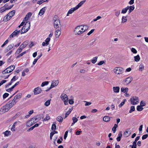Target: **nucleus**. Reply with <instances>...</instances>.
Wrapping results in <instances>:
<instances>
[{"mask_svg":"<svg viewBox=\"0 0 148 148\" xmlns=\"http://www.w3.org/2000/svg\"><path fill=\"white\" fill-rule=\"evenodd\" d=\"M137 110L139 111H142L143 108L142 107L140 106H138L137 107Z\"/></svg>","mask_w":148,"mask_h":148,"instance_id":"obj_38","label":"nucleus"},{"mask_svg":"<svg viewBox=\"0 0 148 148\" xmlns=\"http://www.w3.org/2000/svg\"><path fill=\"white\" fill-rule=\"evenodd\" d=\"M6 82V80H3L0 82V86Z\"/></svg>","mask_w":148,"mask_h":148,"instance_id":"obj_64","label":"nucleus"},{"mask_svg":"<svg viewBox=\"0 0 148 148\" xmlns=\"http://www.w3.org/2000/svg\"><path fill=\"white\" fill-rule=\"evenodd\" d=\"M118 125L116 124H115L114 125V126L112 128V130L113 131V133H115V132L116 130V128L118 127Z\"/></svg>","mask_w":148,"mask_h":148,"instance_id":"obj_36","label":"nucleus"},{"mask_svg":"<svg viewBox=\"0 0 148 148\" xmlns=\"http://www.w3.org/2000/svg\"><path fill=\"white\" fill-rule=\"evenodd\" d=\"M9 104L8 103L0 109V114H2L8 112L9 110Z\"/></svg>","mask_w":148,"mask_h":148,"instance_id":"obj_2","label":"nucleus"},{"mask_svg":"<svg viewBox=\"0 0 148 148\" xmlns=\"http://www.w3.org/2000/svg\"><path fill=\"white\" fill-rule=\"evenodd\" d=\"M113 90L114 92L118 93L119 91L120 88L118 86L114 87H113Z\"/></svg>","mask_w":148,"mask_h":148,"instance_id":"obj_24","label":"nucleus"},{"mask_svg":"<svg viewBox=\"0 0 148 148\" xmlns=\"http://www.w3.org/2000/svg\"><path fill=\"white\" fill-rule=\"evenodd\" d=\"M51 99H50V100H48L44 104V105L46 106H49L50 103V101Z\"/></svg>","mask_w":148,"mask_h":148,"instance_id":"obj_43","label":"nucleus"},{"mask_svg":"<svg viewBox=\"0 0 148 148\" xmlns=\"http://www.w3.org/2000/svg\"><path fill=\"white\" fill-rule=\"evenodd\" d=\"M17 79V78H16L15 76L13 77V78L11 79V81L10 82V85H11L12 83L16 81Z\"/></svg>","mask_w":148,"mask_h":148,"instance_id":"obj_40","label":"nucleus"},{"mask_svg":"<svg viewBox=\"0 0 148 148\" xmlns=\"http://www.w3.org/2000/svg\"><path fill=\"white\" fill-rule=\"evenodd\" d=\"M130 146L131 147V148H136L137 144L132 143V145H130Z\"/></svg>","mask_w":148,"mask_h":148,"instance_id":"obj_53","label":"nucleus"},{"mask_svg":"<svg viewBox=\"0 0 148 148\" xmlns=\"http://www.w3.org/2000/svg\"><path fill=\"white\" fill-rule=\"evenodd\" d=\"M86 0L82 1L80 2L76 7L77 9H78L85 2Z\"/></svg>","mask_w":148,"mask_h":148,"instance_id":"obj_20","label":"nucleus"},{"mask_svg":"<svg viewBox=\"0 0 148 148\" xmlns=\"http://www.w3.org/2000/svg\"><path fill=\"white\" fill-rule=\"evenodd\" d=\"M110 118L109 116H105L103 118V120L105 122H108L110 120Z\"/></svg>","mask_w":148,"mask_h":148,"instance_id":"obj_28","label":"nucleus"},{"mask_svg":"<svg viewBox=\"0 0 148 148\" xmlns=\"http://www.w3.org/2000/svg\"><path fill=\"white\" fill-rule=\"evenodd\" d=\"M68 133V131H66L64 134V139H66V138H67V135Z\"/></svg>","mask_w":148,"mask_h":148,"instance_id":"obj_63","label":"nucleus"},{"mask_svg":"<svg viewBox=\"0 0 148 148\" xmlns=\"http://www.w3.org/2000/svg\"><path fill=\"white\" fill-rule=\"evenodd\" d=\"M19 83V82H17L14 86H13L12 87L10 88V91L12 90V89H13L17 85H18V84Z\"/></svg>","mask_w":148,"mask_h":148,"instance_id":"obj_49","label":"nucleus"},{"mask_svg":"<svg viewBox=\"0 0 148 148\" xmlns=\"http://www.w3.org/2000/svg\"><path fill=\"white\" fill-rule=\"evenodd\" d=\"M17 123V122H15L13 124L11 128V130L12 131H15V126L16 124Z\"/></svg>","mask_w":148,"mask_h":148,"instance_id":"obj_41","label":"nucleus"},{"mask_svg":"<svg viewBox=\"0 0 148 148\" xmlns=\"http://www.w3.org/2000/svg\"><path fill=\"white\" fill-rule=\"evenodd\" d=\"M128 10V8H127V7H126L123 8L121 10V13L122 14H125L127 12Z\"/></svg>","mask_w":148,"mask_h":148,"instance_id":"obj_31","label":"nucleus"},{"mask_svg":"<svg viewBox=\"0 0 148 148\" xmlns=\"http://www.w3.org/2000/svg\"><path fill=\"white\" fill-rule=\"evenodd\" d=\"M131 51L134 53H137V51L136 49L134 48H132L131 49Z\"/></svg>","mask_w":148,"mask_h":148,"instance_id":"obj_50","label":"nucleus"},{"mask_svg":"<svg viewBox=\"0 0 148 148\" xmlns=\"http://www.w3.org/2000/svg\"><path fill=\"white\" fill-rule=\"evenodd\" d=\"M9 7H6V4L3 7L0 9V12L2 13L6 10H9Z\"/></svg>","mask_w":148,"mask_h":148,"instance_id":"obj_16","label":"nucleus"},{"mask_svg":"<svg viewBox=\"0 0 148 148\" xmlns=\"http://www.w3.org/2000/svg\"><path fill=\"white\" fill-rule=\"evenodd\" d=\"M35 122L34 121V119H31L30 120L28 121L26 123V126L29 127L32 125Z\"/></svg>","mask_w":148,"mask_h":148,"instance_id":"obj_13","label":"nucleus"},{"mask_svg":"<svg viewBox=\"0 0 148 148\" xmlns=\"http://www.w3.org/2000/svg\"><path fill=\"white\" fill-rule=\"evenodd\" d=\"M59 82L58 80H56L52 82L51 84L50 87L48 89L46 90V91H48L50 90L52 88L54 87L55 86H57Z\"/></svg>","mask_w":148,"mask_h":148,"instance_id":"obj_8","label":"nucleus"},{"mask_svg":"<svg viewBox=\"0 0 148 148\" xmlns=\"http://www.w3.org/2000/svg\"><path fill=\"white\" fill-rule=\"evenodd\" d=\"M127 8H128V10H129V11H128L129 13H130L134 9V5L130 6H127Z\"/></svg>","mask_w":148,"mask_h":148,"instance_id":"obj_19","label":"nucleus"},{"mask_svg":"<svg viewBox=\"0 0 148 148\" xmlns=\"http://www.w3.org/2000/svg\"><path fill=\"white\" fill-rule=\"evenodd\" d=\"M60 98L64 101L65 105L68 104V97L67 95L65 94H62L60 96Z\"/></svg>","mask_w":148,"mask_h":148,"instance_id":"obj_4","label":"nucleus"},{"mask_svg":"<svg viewBox=\"0 0 148 148\" xmlns=\"http://www.w3.org/2000/svg\"><path fill=\"white\" fill-rule=\"evenodd\" d=\"M4 134V136H8L9 134V131L8 130H6L5 132L3 133Z\"/></svg>","mask_w":148,"mask_h":148,"instance_id":"obj_39","label":"nucleus"},{"mask_svg":"<svg viewBox=\"0 0 148 148\" xmlns=\"http://www.w3.org/2000/svg\"><path fill=\"white\" fill-rule=\"evenodd\" d=\"M30 27V22L29 21L27 22L21 29V34H22L27 32L29 29Z\"/></svg>","mask_w":148,"mask_h":148,"instance_id":"obj_1","label":"nucleus"},{"mask_svg":"<svg viewBox=\"0 0 148 148\" xmlns=\"http://www.w3.org/2000/svg\"><path fill=\"white\" fill-rule=\"evenodd\" d=\"M135 110V107L134 106H132L131 107L130 109V110L129 112L131 113L132 112L134 111Z\"/></svg>","mask_w":148,"mask_h":148,"instance_id":"obj_48","label":"nucleus"},{"mask_svg":"<svg viewBox=\"0 0 148 148\" xmlns=\"http://www.w3.org/2000/svg\"><path fill=\"white\" fill-rule=\"evenodd\" d=\"M9 16V13H8L6 16H5L3 18V20L4 21H6L9 20L8 16Z\"/></svg>","mask_w":148,"mask_h":148,"instance_id":"obj_35","label":"nucleus"},{"mask_svg":"<svg viewBox=\"0 0 148 148\" xmlns=\"http://www.w3.org/2000/svg\"><path fill=\"white\" fill-rule=\"evenodd\" d=\"M53 23L54 27L56 28V29L61 28V25L60 20H57L54 21Z\"/></svg>","mask_w":148,"mask_h":148,"instance_id":"obj_7","label":"nucleus"},{"mask_svg":"<svg viewBox=\"0 0 148 148\" xmlns=\"http://www.w3.org/2000/svg\"><path fill=\"white\" fill-rule=\"evenodd\" d=\"M124 71V69L121 67H116L114 70V71L115 73L117 74H122Z\"/></svg>","mask_w":148,"mask_h":148,"instance_id":"obj_3","label":"nucleus"},{"mask_svg":"<svg viewBox=\"0 0 148 148\" xmlns=\"http://www.w3.org/2000/svg\"><path fill=\"white\" fill-rule=\"evenodd\" d=\"M16 103V101L14 99L12 102L10 103V108H12Z\"/></svg>","mask_w":148,"mask_h":148,"instance_id":"obj_30","label":"nucleus"},{"mask_svg":"<svg viewBox=\"0 0 148 148\" xmlns=\"http://www.w3.org/2000/svg\"><path fill=\"white\" fill-rule=\"evenodd\" d=\"M79 27H80V29L81 31L82 32V34L87 30V29H86V28H88L87 26L86 25H80Z\"/></svg>","mask_w":148,"mask_h":148,"instance_id":"obj_15","label":"nucleus"},{"mask_svg":"<svg viewBox=\"0 0 148 148\" xmlns=\"http://www.w3.org/2000/svg\"><path fill=\"white\" fill-rule=\"evenodd\" d=\"M131 134L130 132H129L128 131H125L124 133V135L126 137L129 136Z\"/></svg>","mask_w":148,"mask_h":148,"instance_id":"obj_33","label":"nucleus"},{"mask_svg":"<svg viewBox=\"0 0 148 148\" xmlns=\"http://www.w3.org/2000/svg\"><path fill=\"white\" fill-rule=\"evenodd\" d=\"M134 60L136 62H138L140 60V58L139 55L134 57Z\"/></svg>","mask_w":148,"mask_h":148,"instance_id":"obj_29","label":"nucleus"},{"mask_svg":"<svg viewBox=\"0 0 148 148\" xmlns=\"http://www.w3.org/2000/svg\"><path fill=\"white\" fill-rule=\"evenodd\" d=\"M126 101V99H125L123 100V102H122L119 106V107H121L124 104L125 101Z\"/></svg>","mask_w":148,"mask_h":148,"instance_id":"obj_42","label":"nucleus"},{"mask_svg":"<svg viewBox=\"0 0 148 148\" xmlns=\"http://www.w3.org/2000/svg\"><path fill=\"white\" fill-rule=\"evenodd\" d=\"M49 84V82L48 81H45L43 82L41 85L42 87H43L45 85H47Z\"/></svg>","mask_w":148,"mask_h":148,"instance_id":"obj_45","label":"nucleus"},{"mask_svg":"<svg viewBox=\"0 0 148 148\" xmlns=\"http://www.w3.org/2000/svg\"><path fill=\"white\" fill-rule=\"evenodd\" d=\"M98 57L97 56L93 58V59L92 60V62L93 64H95L97 61Z\"/></svg>","mask_w":148,"mask_h":148,"instance_id":"obj_37","label":"nucleus"},{"mask_svg":"<svg viewBox=\"0 0 148 148\" xmlns=\"http://www.w3.org/2000/svg\"><path fill=\"white\" fill-rule=\"evenodd\" d=\"M144 69V66L143 64H141L139 65V70L140 71H142Z\"/></svg>","mask_w":148,"mask_h":148,"instance_id":"obj_32","label":"nucleus"},{"mask_svg":"<svg viewBox=\"0 0 148 148\" xmlns=\"http://www.w3.org/2000/svg\"><path fill=\"white\" fill-rule=\"evenodd\" d=\"M20 113H17L13 117V119H16V118L18 117L20 115Z\"/></svg>","mask_w":148,"mask_h":148,"instance_id":"obj_60","label":"nucleus"},{"mask_svg":"<svg viewBox=\"0 0 148 148\" xmlns=\"http://www.w3.org/2000/svg\"><path fill=\"white\" fill-rule=\"evenodd\" d=\"M23 47H22L21 46H20L18 49L16 51V54H19L23 49Z\"/></svg>","mask_w":148,"mask_h":148,"instance_id":"obj_22","label":"nucleus"},{"mask_svg":"<svg viewBox=\"0 0 148 148\" xmlns=\"http://www.w3.org/2000/svg\"><path fill=\"white\" fill-rule=\"evenodd\" d=\"M26 51H25L22 52V53L20 54L19 55L16 57L17 58L20 57L21 56H22L23 55L26 53Z\"/></svg>","mask_w":148,"mask_h":148,"instance_id":"obj_54","label":"nucleus"},{"mask_svg":"<svg viewBox=\"0 0 148 148\" xmlns=\"http://www.w3.org/2000/svg\"><path fill=\"white\" fill-rule=\"evenodd\" d=\"M77 9L76 8H73L70 9L68 11V13L67 14V16H69V14H71L75 11Z\"/></svg>","mask_w":148,"mask_h":148,"instance_id":"obj_17","label":"nucleus"},{"mask_svg":"<svg viewBox=\"0 0 148 148\" xmlns=\"http://www.w3.org/2000/svg\"><path fill=\"white\" fill-rule=\"evenodd\" d=\"M86 0L82 1L80 2L76 7L77 9H78L85 2Z\"/></svg>","mask_w":148,"mask_h":148,"instance_id":"obj_21","label":"nucleus"},{"mask_svg":"<svg viewBox=\"0 0 148 148\" xmlns=\"http://www.w3.org/2000/svg\"><path fill=\"white\" fill-rule=\"evenodd\" d=\"M46 8V7H44L41 9L38 15H40V16H41L42 15L45 13V10Z\"/></svg>","mask_w":148,"mask_h":148,"instance_id":"obj_18","label":"nucleus"},{"mask_svg":"<svg viewBox=\"0 0 148 148\" xmlns=\"http://www.w3.org/2000/svg\"><path fill=\"white\" fill-rule=\"evenodd\" d=\"M130 101L131 103L133 105L137 104L139 103L138 98L136 96L132 97Z\"/></svg>","mask_w":148,"mask_h":148,"instance_id":"obj_5","label":"nucleus"},{"mask_svg":"<svg viewBox=\"0 0 148 148\" xmlns=\"http://www.w3.org/2000/svg\"><path fill=\"white\" fill-rule=\"evenodd\" d=\"M132 79L133 78L132 77H129L125 78L123 81V83L125 85H127L131 83Z\"/></svg>","mask_w":148,"mask_h":148,"instance_id":"obj_6","label":"nucleus"},{"mask_svg":"<svg viewBox=\"0 0 148 148\" xmlns=\"http://www.w3.org/2000/svg\"><path fill=\"white\" fill-rule=\"evenodd\" d=\"M72 119L73 121V122H74V123L77 122L78 121L77 119L75 117H73Z\"/></svg>","mask_w":148,"mask_h":148,"instance_id":"obj_57","label":"nucleus"},{"mask_svg":"<svg viewBox=\"0 0 148 148\" xmlns=\"http://www.w3.org/2000/svg\"><path fill=\"white\" fill-rule=\"evenodd\" d=\"M74 32L75 35H79L82 34V32H81L79 26L76 27L74 30Z\"/></svg>","mask_w":148,"mask_h":148,"instance_id":"obj_9","label":"nucleus"},{"mask_svg":"<svg viewBox=\"0 0 148 148\" xmlns=\"http://www.w3.org/2000/svg\"><path fill=\"white\" fill-rule=\"evenodd\" d=\"M146 105V103L145 102H143V101H141L140 103V105L142 106H144Z\"/></svg>","mask_w":148,"mask_h":148,"instance_id":"obj_61","label":"nucleus"},{"mask_svg":"<svg viewBox=\"0 0 148 148\" xmlns=\"http://www.w3.org/2000/svg\"><path fill=\"white\" fill-rule=\"evenodd\" d=\"M127 16H123V17L122 18V21L121 23H125L126 22L127 20Z\"/></svg>","mask_w":148,"mask_h":148,"instance_id":"obj_27","label":"nucleus"},{"mask_svg":"<svg viewBox=\"0 0 148 148\" xmlns=\"http://www.w3.org/2000/svg\"><path fill=\"white\" fill-rule=\"evenodd\" d=\"M61 28H59L57 29L55 32V34L56 38H58L61 34Z\"/></svg>","mask_w":148,"mask_h":148,"instance_id":"obj_10","label":"nucleus"},{"mask_svg":"<svg viewBox=\"0 0 148 148\" xmlns=\"http://www.w3.org/2000/svg\"><path fill=\"white\" fill-rule=\"evenodd\" d=\"M51 39L50 38L48 37L45 40V42H47L48 45L49 44V42L50 41Z\"/></svg>","mask_w":148,"mask_h":148,"instance_id":"obj_56","label":"nucleus"},{"mask_svg":"<svg viewBox=\"0 0 148 148\" xmlns=\"http://www.w3.org/2000/svg\"><path fill=\"white\" fill-rule=\"evenodd\" d=\"M56 123L54 122L53 123V124H52L51 127V129L52 130H55L56 129Z\"/></svg>","mask_w":148,"mask_h":148,"instance_id":"obj_44","label":"nucleus"},{"mask_svg":"<svg viewBox=\"0 0 148 148\" xmlns=\"http://www.w3.org/2000/svg\"><path fill=\"white\" fill-rule=\"evenodd\" d=\"M42 90L39 87L36 88L34 89V92L35 95H38L41 93Z\"/></svg>","mask_w":148,"mask_h":148,"instance_id":"obj_11","label":"nucleus"},{"mask_svg":"<svg viewBox=\"0 0 148 148\" xmlns=\"http://www.w3.org/2000/svg\"><path fill=\"white\" fill-rule=\"evenodd\" d=\"M9 95V94L8 93H5L3 95V98L5 99V98H6Z\"/></svg>","mask_w":148,"mask_h":148,"instance_id":"obj_55","label":"nucleus"},{"mask_svg":"<svg viewBox=\"0 0 148 148\" xmlns=\"http://www.w3.org/2000/svg\"><path fill=\"white\" fill-rule=\"evenodd\" d=\"M148 136V135L147 134H145L142 137V140H144L146 139Z\"/></svg>","mask_w":148,"mask_h":148,"instance_id":"obj_59","label":"nucleus"},{"mask_svg":"<svg viewBox=\"0 0 148 148\" xmlns=\"http://www.w3.org/2000/svg\"><path fill=\"white\" fill-rule=\"evenodd\" d=\"M19 34L18 31H17V30H15L12 34L10 35V38H13L14 37L17 36Z\"/></svg>","mask_w":148,"mask_h":148,"instance_id":"obj_14","label":"nucleus"},{"mask_svg":"<svg viewBox=\"0 0 148 148\" xmlns=\"http://www.w3.org/2000/svg\"><path fill=\"white\" fill-rule=\"evenodd\" d=\"M121 92H123V93H126L128 91V88L127 87L125 88L122 87L121 88Z\"/></svg>","mask_w":148,"mask_h":148,"instance_id":"obj_23","label":"nucleus"},{"mask_svg":"<svg viewBox=\"0 0 148 148\" xmlns=\"http://www.w3.org/2000/svg\"><path fill=\"white\" fill-rule=\"evenodd\" d=\"M15 13V11L13 10L10 12V19L14 16Z\"/></svg>","mask_w":148,"mask_h":148,"instance_id":"obj_34","label":"nucleus"},{"mask_svg":"<svg viewBox=\"0 0 148 148\" xmlns=\"http://www.w3.org/2000/svg\"><path fill=\"white\" fill-rule=\"evenodd\" d=\"M8 68H9V67H8L6 69H5L4 71H3L2 72V73L4 74L6 73H9V71L8 72Z\"/></svg>","mask_w":148,"mask_h":148,"instance_id":"obj_51","label":"nucleus"},{"mask_svg":"<svg viewBox=\"0 0 148 148\" xmlns=\"http://www.w3.org/2000/svg\"><path fill=\"white\" fill-rule=\"evenodd\" d=\"M54 21H56L57 20H59L58 16L57 15H55L54 16L53 18Z\"/></svg>","mask_w":148,"mask_h":148,"instance_id":"obj_62","label":"nucleus"},{"mask_svg":"<svg viewBox=\"0 0 148 148\" xmlns=\"http://www.w3.org/2000/svg\"><path fill=\"white\" fill-rule=\"evenodd\" d=\"M50 119V117L49 116V114L47 115L46 116L45 118L44 119V121H46L49 120Z\"/></svg>","mask_w":148,"mask_h":148,"instance_id":"obj_52","label":"nucleus"},{"mask_svg":"<svg viewBox=\"0 0 148 148\" xmlns=\"http://www.w3.org/2000/svg\"><path fill=\"white\" fill-rule=\"evenodd\" d=\"M42 118H43L42 116V114H40L37 115L36 116L34 117L33 118H32V119H34V120H35L36 121L35 123H36L40 120Z\"/></svg>","mask_w":148,"mask_h":148,"instance_id":"obj_12","label":"nucleus"},{"mask_svg":"<svg viewBox=\"0 0 148 148\" xmlns=\"http://www.w3.org/2000/svg\"><path fill=\"white\" fill-rule=\"evenodd\" d=\"M56 119L60 123H62L63 121V119L62 117L60 116H58L57 118Z\"/></svg>","mask_w":148,"mask_h":148,"instance_id":"obj_26","label":"nucleus"},{"mask_svg":"<svg viewBox=\"0 0 148 148\" xmlns=\"http://www.w3.org/2000/svg\"><path fill=\"white\" fill-rule=\"evenodd\" d=\"M115 15L117 17H118L120 13V11H116L115 12Z\"/></svg>","mask_w":148,"mask_h":148,"instance_id":"obj_47","label":"nucleus"},{"mask_svg":"<svg viewBox=\"0 0 148 148\" xmlns=\"http://www.w3.org/2000/svg\"><path fill=\"white\" fill-rule=\"evenodd\" d=\"M15 68V66L14 65L10 66V73L14 70Z\"/></svg>","mask_w":148,"mask_h":148,"instance_id":"obj_46","label":"nucleus"},{"mask_svg":"<svg viewBox=\"0 0 148 148\" xmlns=\"http://www.w3.org/2000/svg\"><path fill=\"white\" fill-rule=\"evenodd\" d=\"M9 40L8 39L6 40L4 42L3 44L1 45V47H3L6 44L8 43Z\"/></svg>","mask_w":148,"mask_h":148,"instance_id":"obj_58","label":"nucleus"},{"mask_svg":"<svg viewBox=\"0 0 148 148\" xmlns=\"http://www.w3.org/2000/svg\"><path fill=\"white\" fill-rule=\"evenodd\" d=\"M22 96V94L21 93H19L14 97V99L16 100L17 99L20 98Z\"/></svg>","mask_w":148,"mask_h":148,"instance_id":"obj_25","label":"nucleus"}]
</instances>
